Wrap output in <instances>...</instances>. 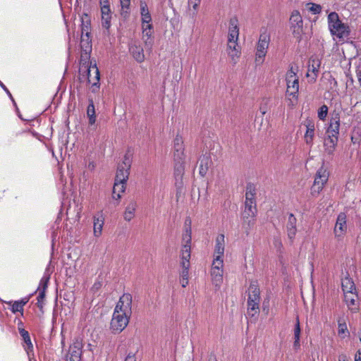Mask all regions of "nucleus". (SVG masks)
Here are the masks:
<instances>
[{"label": "nucleus", "mask_w": 361, "mask_h": 361, "mask_svg": "<svg viewBox=\"0 0 361 361\" xmlns=\"http://www.w3.org/2000/svg\"><path fill=\"white\" fill-rule=\"evenodd\" d=\"M132 296L129 293L123 294L116 305L111 321V329L113 333H121L129 323L132 313Z\"/></svg>", "instance_id": "nucleus-1"}, {"label": "nucleus", "mask_w": 361, "mask_h": 361, "mask_svg": "<svg viewBox=\"0 0 361 361\" xmlns=\"http://www.w3.org/2000/svg\"><path fill=\"white\" fill-rule=\"evenodd\" d=\"M183 240L185 244L182 247L180 253V266L182 267V271L180 273V283L182 287L185 288L188 284V270L190 259L191 235L188 231L183 235Z\"/></svg>", "instance_id": "nucleus-2"}, {"label": "nucleus", "mask_w": 361, "mask_h": 361, "mask_svg": "<svg viewBox=\"0 0 361 361\" xmlns=\"http://www.w3.org/2000/svg\"><path fill=\"white\" fill-rule=\"evenodd\" d=\"M328 25L331 35L339 42L348 39L350 32L349 26L340 20L337 13L331 12L328 15Z\"/></svg>", "instance_id": "nucleus-3"}, {"label": "nucleus", "mask_w": 361, "mask_h": 361, "mask_svg": "<svg viewBox=\"0 0 361 361\" xmlns=\"http://www.w3.org/2000/svg\"><path fill=\"white\" fill-rule=\"evenodd\" d=\"M286 97L289 101L288 105L294 106L298 102L299 81L295 71L291 67L286 73Z\"/></svg>", "instance_id": "nucleus-4"}, {"label": "nucleus", "mask_w": 361, "mask_h": 361, "mask_svg": "<svg viewBox=\"0 0 361 361\" xmlns=\"http://www.w3.org/2000/svg\"><path fill=\"white\" fill-rule=\"evenodd\" d=\"M270 34L267 30H261L259 39L256 44L255 63L261 65L264 63L270 44Z\"/></svg>", "instance_id": "nucleus-5"}, {"label": "nucleus", "mask_w": 361, "mask_h": 361, "mask_svg": "<svg viewBox=\"0 0 361 361\" xmlns=\"http://www.w3.org/2000/svg\"><path fill=\"white\" fill-rule=\"evenodd\" d=\"M259 302V288L255 283H251L249 288V294L247 299V314L249 316L254 317L255 314L258 313Z\"/></svg>", "instance_id": "nucleus-6"}, {"label": "nucleus", "mask_w": 361, "mask_h": 361, "mask_svg": "<svg viewBox=\"0 0 361 361\" xmlns=\"http://www.w3.org/2000/svg\"><path fill=\"white\" fill-rule=\"evenodd\" d=\"M329 177V173L324 167H321L317 170L311 188V195L312 196H317L321 192L327 183Z\"/></svg>", "instance_id": "nucleus-7"}, {"label": "nucleus", "mask_w": 361, "mask_h": 361, "mask_svg": "<svg viewBox=\"0 0 361 361\" xmlns=\"http://www.w3.org/2000/svg\"><path fill=\"white\" fill-rule=\"evenodd\" d=\"M210 274L213 285L216 288H220L223 283L224 259H213Z\"/></svg>", "instance_id": "nucleus-8"}, {"label": "nucleus", "mask_w": 361, "mask_h": 361, "mask_svg": "<svg viewBox=\"0 0 361 361\" xmlns=\"http://www.w3.org/2000/svg\"><path fill=\"white\" fill-rule=\"evenodd\" d=\"M130 166L131 159L128 155H126L123 163L118 166L115 180L126 183L128 178Z\"/></svg>", "instance_id": "nucleus-9"}, {"label": "nucleus", "mask_w": 361, "mask_h": 361, "mask_svg": "<svg viewBox=\"0 0 361 361\" xmlns=\"http://www.w3.org/2000/svg\"><path fill=\"white\" fill-rule=\"evenodd\" d=\"M256 211L257 209L255 200H245L243 221L244 224H247L248 228L252 226L255 224Z\"/></svg>", "instance_id": "nucleus-10"}, {"label": "nucleus", "mask_w": 361, "mask_h": 361, "mask_svg": "<svg viewBox=\"0 0 361 361\" xmlns=\"http://www.w3.org/2000/svg\"><path fill=\"white\" fill-rule=\"evenodd\" d=\"M348 229L347 216L345 213H340L336 219L334 226V233L335 237L338 240H341L345 235Z\"/></svg>", "instance_id": "nucleus-11"}, {"label": "nucleus", "mask_w": 361, "mask_h": 361, "mask_svg": "<svg viewBox=\"0 0 361 361\" xmlns=\"http://www.w3.org/2000/svg\"><path fill=\"white\" fill-rule=\"evenodd\" d=\"M290 27L295 35H300L302 32L303 22L298 11H293L290 18Z\"/></svg>", "instance_id": "nucleus-12"}, {"label": "nucleus", "mask_w": 361, "mask_h": 361, "mask_svg": "<svg viewBox=\"0 0 361 361\" xmlns=\"http://www.w3.org/2000/svg\"><path fill=\"white\" fill-rule=\"evenodd\" d=\"M321 66V61L317 56H312L308 61V68L306 76L314 81L318 75Z\"/></svg>", "instance_id": "nucleus-13"}, {"label": "nucleus", "mask_w": 361, "mask_h": 361, "mask_svg": "<svg viewBox=\"0 0 361 361\" xmlns=\"http://www.w3.org/2000/svg\"><path fill=\"white\" fill-rule=\"evenodd\" d=\"M85 68L88 82L92 84V86H97L100 78L99 71L97 65L95 63L92 65L91 63L89 66H85Z\"/></svg>", "instance_id": "nucleus-14"}, {"label": "nucleus", "mask_w": 361, "mask_h": 361, "mask_svg": "<svg viewBox=\"0 0 361 361\" xmlns=\"http://www.w3.org/2000/svg\"><path fill=\"white\" fill-rule=\"evenodd\" d=\"M225 252V235L222 233L219 234L215 239V245L214 250V258L224 259Z\"/></svg>", "instance_id": "nucleus-15"}, {"label": "nucleus", "mask_w": 361, "mask_h": 361, "mask_svg": "<svg viewBox=\"0 0 361 361\" xmlns=\"http://www.w3.org/2000/svg\"><path fill=\"white\" fill-rule=\"evenodd\" d=\"M340 129V115L338 113H334L331 115L328 128L326 130V135H334L338 137Z\"/></svg>", "instance_id": "nucleus-16"}, {"label": "nucleus", "mask_w": 361, "mask_h": 361, "mask_svg": "<svg viewBox=\"0 0 361 361\" xmlns=\"http://www.w3.org/2000/svg\"><path fill=\"white\" fill-rule=\"evenodd\" d=\"M226 51L233 64H235L240 56V48L238 42H228Z\"/></svg>", "instance_id": "nucleus-17"}, {"label": "nucleus", "mask_w": 361, "mask_h": 361, "mask_svg": "<svg viewBox=\"0 0 361 361\" xmlns=\"http://www.w3.org/2000/svg\"><path fill=\"white\" fill-rule=\"evenodd\" d=\"M239 37L238 20L236 18H232L229 20L228 42H238Z\"/></svg>", "instance_id": "nucleus-18"}, {"label": "nucleus", "mask_w": 361, "mask_h": 361, "mask_svg": "<svg viewBox=\"0 0 361 361\" xmlns=\"http://www.w3.org/2000/svg\"><path fill=\"white\" fill-rule=\"evenodd\" d=\"M174 160H184V147L183 137L177 135L174 139Z\"/></svg>", "instance_id": "nucleus-19"}, {"label": "nucleus", "mask_w": 361, "mask_h": 361, "mask_svg": "<svg viewBox=\"0 0 361 361\" xmlns=\"http://www.w3.org/2000/svg\"><path fill=\"white\" fill-rule=\"evenodd\" d=\"M104 223L103 214L102 212L97 213L93 217V233L95 237L98 238L102 235Z\"/></svg>", "instance_id": "nucleus-20"}, {"label": "nucleus", "mask_w": 361, "mask_h": 361, "mask_svg": "<svg viewBox=\"0 0 361 361\" xmlns=\"http://www.w3.org/2000/svg\"><path fill=\"white\" fill-rule=\"evenodd\" d=\"M305 126L306 127V132L304 136L305 142L307 145L312 147L314 144V123L312 121H307Z\"/></svg>", "instance_id": "nucleus-21"}, {"label": "nucleus", "mask_w": 361, "mask_h": 361, "mask_svg": "<svg viewBox=\"0 0 361 361\" xmlns=\"http://www.w3.org/2000/svg\"><path fill=\"white\" fill-rule=\"evenodd\" d=\"M338 137L334 135H326V137L324 140V152L327 154L332 155L335 151L336 147L338 143Z\"/></svg>", "instance_id": "nucleus-22"}, {"label": "nucleus", "mask_w": 361, "mask_h": 361, "mask_svg": "<svg viewBox=\"0 0 361 361\" xmlns=\"http://www.w3.org/2000/svg\"><path fill=\"white\" fill-rule=\"evenodd\" d=\"M80 46L83 52L81 56L88 58L92 51L91 36L81 35Z\"/></svg>", "instance_id": "nucleus-23"}, {"label": "nucleus", "mask_w": 361, "mask_h": 361, "mask_svg": "<svg viewBox=\"0 0 361 361\" xmlns=\"http://www.w3.org/2000/svg\"><path fill=\"white\" fill-rule=\"evenodd\" d=\"M297 219L293 214L288 216V223L286 225L287 235L288 238L293 241L295 238L297 228H296Z\"/></svg>", "instance_id": "nucleus-24"}, {"label": "nucleus", "mask_w": 361, "mask_h": 361, "mask_svg": "<svg viewBox=\"0 0 361 361\" xmlns=\"http://www.w3.org/2000/svg\"><path fill=\"white\" fill-rule=\"evenodd\" d=\"M142 39L145 43V46L151 48L152 45V35L153 33L152 24H147L142 25Z\"/></svg>", "instance_id": "nucleus-25"}, {"label": "nucleus", "mask_w": 361, "mask_h": 361, "mask_svg": "<svg viewBox=\"0 0 361 361\" xmlns=\"http://www.w3.org/2000/svg\"><path fill=\"white\" fill-rule=\"evenodd\" d=\"M129 51L135 60L138 63H141L145 60L143 49L140 47V45H137L135 43L132 44L130 45Z\"/></svg>", "instance_id": "nucleus-26"}, {"label": "nucleus", "mask_w": 361, "mask_h": 361, "mask_svg": "<svg viewBox=\"0 0 361 361\" xmlns=\"http://www.w3.org/2000/svg\"><path fill=\"white\" fill-rule=\"evenodd\" d=\"M212 164V159L209 155L204 154L200 158L199 173L201 176H204Z\"/></svg>", "instance_id": "nucleus-27"}, {"label": "nucleus", "mask_w": 361, "mask_h": 361, "mask_svg": "<svg viewBox=\"0 0 361 361\" xmlns=\"http://www.w3.org/2000/svg\"><path fill=\"white\" fill-rule=\"evenodd\" d=\"M102 25L104 28L109 30L111 25V10L103 6L101 9Z\"/></svg>", "instance_id": "nucleus-28"}, {"label": "nucleus", "mask_w": 361, "mask_h": 361, "mask_svg": "<svg viewBox=\"0 0 361 361\" xmlns=\"http://www.w3.org/2000/svg\"><path fill=\"white\" fill-rule=\"evenodd\" d=\"M137 207V205L135 200H132L129 202L123 213V219L126 221H130L134 218Z\"/></svg>", "instance_id": "nucleus-29"}, {"label": "nucleus", "mask_w": 361, "mask_h": 361, "mask_svg": "<svg viewBox=\"0 0 361 361\" xmlns=\"http://www.w3.org/2000/svg\"><path fill=\"white\" fill-rule=\"evenodd\" d=\"M81 35H91V19L88 14L83 13L81 16Z\"/></svg>", "instance_id": "nucleus-30"}, {"label": "nucleus", "mask_w": 361, "mask_h": 361, "mask_svg": "<svg viewBox=\"0 0 361 361\" xmlns=\"http://www.w3.org/2000/svg\"><path fill=\"white\" fill-rule=\"evenodd\" d=\"M49 281V275L44 274L43 277L41 279L39 287H38V291L39 294L37 296V300L38 302H39L41 300H42L45 297V290L47 288L48 282Z\"/></svg>", "instance_id": "nucleus-31"}, {"label": "nucleus", "mask_w": 361, "mask_h": 361, "mask_svg": "<svg viewBox=\"0 0 361 361\" xmlns=\"http://www.w3.org/2000/svg\"><path fill=\"white\" fill-rule=\"evenodd\" d=\"M19 334L23 338L24 343H25V350L29 354L30 351L33 350V345L32 343L30 334L25 329L18 327Z\"/></svg>", "instance_id": "nucleus-32"}, {"label": "nucleus", "mask_w": 361, "mask_h": 361, "mask_svg": "<svg viewBox=\"0 0 361 361\" xmlns=\"http://www.w3.org/2000/svg\"><path fill=\"white\" fill-rule=\"evenodd\" d=\"M125 182L116 181L113 187L112 197L116 200H119L121 197V194L124 192L126 186Z\"/></svg>", "instance_id": "nucleus-33"}, {"label": "nucleus", "mask_w": 361, "mask_h": 361, "mask_svg": "<svg viewBox=\"0 0 361 361\" xmlns=\"http://www.w3.org/2000/svg\"><path fill=\"white\" fill-rule=\"evenodd\" d=\"M357 295L354 293L350 295H345V301L348 305V309L353 313L357 312L359 310L358 306L356 304Z\"/></svg>", "instance_id": "nucleus-34"}, {"label": "nucleus", "mask_w": 361, "mask_h": 361, "mask_svg": "<svg viewBox=\"0 0 361 361\" xmlns=\"http://www.w3.org/2000/svg\"><path fill=\"white\" fill-rule=\"evenodd\" d=\"M342 289L346 294H353L355 291V286L353 280L349 277H345L342 280Z\"/></svg>", "instance_id": "nucleus-35"}, {"label": "nucleus", "mask_w": 361, "mask_h": 361, "mask_svg": "<svg viewBox=\"0 0 361 361\" xmlns=\"http://www.w3.org/2000/svg\"><path fill=\"white\" fill-rule=\"evenodd\" d=\"M121 4V15L123 18H128L129 16V9L130 5V0H119Z\"/></svg>", "instance_id": "nucleus-36"}, {"label": "nucleus", "mask_w": 361, "mask_h": 361, "mask_svg": "<svg viewBox=\"0 0 361 361\" xmlns=\"http://www.w3.org/2000/svg\"><path fill=\"white\" fill-rule=\"evenodd\" d=\"M175 161V166H174V175L176 178L180 177L181 178L183 172H184V160H174Z\"/></svg>", "instance_id": "nucleus-37"}, {"label": "nucleus", "mask_w": 361, "mask_h": 361, "mask_svg": "<svg viewBox=\"0 0 361 361\" xmlns=\"http://www.w3.org/2000/svg\"><path fill=\"white\" fill-rule=\"evenodd\" d=\"M27 302V300H21L20 301H15L11 306V311L13 313L21 312L23 314V307Z\"/></svg>", "instance_id": "nucleus-38"}, {"label": "nucleus", "mask_w": 361, "mask_h": 361, "mask_svg": "<svg viewBox=\"0 0 361 361\" xmlns=\"http://www.w3.org/2000/svg\"><path fill=\"white\" fill-rule=\"evenodd\" d=\"M338 334L342 338H345L349 336L350 333L348 330L345 322L341 323L340 321H338Z\"/></svg>", "instance_id": "nucleus-39"}, {"label": "nucleus", "mask_w": 361, "mask_h": 361, "mask_svg": "<svg viewBox=\"0 0 361 361\" xmlns=\"http://www.w3.org/2000/svg\"><path fill=\"white\" fill-rule=\"evenodd\" d=\"M328 107L326 105L324 104L322 105L319 109H318V112H317V115H318V118L321 120V121H325L326 116H327V114H328Z\"/></svg>", "instance_id": "nucleus-40"}, {"label": "nucleus", "mask_w": 361, "mask_h": 361, "mask_svg": "<svg viewBox=\"0 0 361 361\" xmlns=\"http://www.w3.org/2000/svg\"><path fill=\"white\" fill-rule=\"evenodd\" d=\"M307 8L313 14H318L322 11V6L319 4L310 3L307 4Z\"/></svg>", "instance_id": "nucleus-41"}, {"label": "nucleus", "mask_w": 361, "mask_h": 361, "mask_svg": "<svg viewBox=\"0 0 361 361\" xmlns=\"http://www.w3.org/2000/svg\"><path fill=\"white\" fill-rule=\"evenodd\" d=\"M80 350L79 349L73 350L67 359V361H80Z\"/></svg>", "instance_id": "nucleus-42"}, {"label": "nucleus", "mask_w": 361, "mask_h": 361, "mask_svg": "<svg viewBox=\"0 0 361 361\" xmlns=\"http://www.w3.org/2000/svg\"><path fill=\"white\" fill-rule=\"evenodd\" d=\"M300 326L298 317L296 318V323L294 328V340H300Z\"/></svg>", "instance_id": "nucleus-43"}, {"label": "nucleus", "mask_w": 361, "mask_h": 361, "mask_svg": "<svg viewBox=\"0 0 361 361\" xmlns=\"http://www.w3.org/2000/svg\"><path fill=\"white\" fill-rule=\"evenodd\" d=\"M141 22H142V25L152 24L151 14L148 13V14L141 15Z\"/></svg>", "instance_id": "nucleus-44"}, {"label": "nucleus", "mask_w": 361, "mask_h": 361, "mask_svg": "<svg viewBox=\"0 0 361 361\" xmlns=\"http://www.w3.org/2000/svg\"><path fill=\"white\" fill-rule=\"evenodd\" d=\"M87 117L88 116H96L95 115L94 105V103H93L92 100L90 101V104H89V105L87 106Z\"/></svg>", "instance_id": "nucleus-45"}, {"label": "nucleus", "mask_w": 361, "mask_h": 361, "mask_svg": "<svg viewBox=\"0 0 361 361\" xmlns=\"http://www.w3.org/2000/svg\"><path fill=\"white\" fill-rule=\"evenodd\" d=\"M355 73L357 80L361 85V61H359L356 64Z\"/></svg>", "instance_id": "nucleus-46"}, {"label": "nucleus", "mask_w": 361, "mask_h": 361, "mask_svg": "<svg viewBox=\"0 0 361 361\" xmlns=\"http://www.w3.org/2000/svg\"><path fill=\"white\" fill-rule=\"evenodd\" d=\"M149 13L148 6L145 1L140 2V15Z\"/></svg>", "instance_id": "nucleus-47"}, {"label": "nucleus", "mask_w": 361, "mask_h": 361, "mask_svg": "<svg viewBox=\"0 0 361 361\" xmlns=\"http://www.w3.org/2000/svg\"><path fill=\"white\" fill-rule=\"evenodd\" d=\"M200 2L201 0H188V6L192 7L195 11H196Z\"/></svg>", "instance_id": "nucleus-48"}, {"label": "nucleus", "mask_w": 361, "mask_h": 361, "mask_svg": "<svg viewBox=\"0 0 361 361\" xmlns=\"http://www.w3.org/2000/svg\"><path fill=\"white\" fill-rule=\"evenodd\" d=\"M245 200H254V193L252 192L251 186L247 188Z\"/></svg>", "instance_id": "nucleus-49"}, {"label": "nucleus", "mask_w": 361, "mask_h": 361, "mask_svg": "<svg viewBox=\"0 0 361 361\" xmlns=\"http://www.w3.org/2000/svg\"><path fill=\"white\" fill-rule=\"evenodd\" d=\"M0 86L2 87V89L6 92V94L8 95V97H10V99L12 100L13 103L14 105H16L11 92H9V90H8V88L4 85V84L0 80Z\"/></svg>", "instance_id": "nucleus-50"}, {"label": "nucleus", "mask_w": 361, "mask_h": 361, "mask_svg": "<svg viewBox=\"0 0 361 361\" xmlns=\"http://www.w3.org/2000/svg\"><path fill=\"white\" fill-rule=\"evenodd\" d=\"M99 6L102 9L103 6L106 7L107 8H110V4L109 0H99Z\"/></svg>", "instance_id": "nucleus-51"}, {"label": "nucleus", "mask_w": 361, "mask_h": 361, "mask_svg": "<svg viewBox=\"0 0 361 361\" xmlns=\"http://www.w3.org/2000/svg\"><path fill=\"white\" fill-rule=\"evenodd\" d=\"M125 361H136V357L134 354H128L126 357Z\"/></svg>", "instance_id": "nucleus-52"}, {"label": "nucleus", "mask_w": 361, "mask_h": 361, "mask_svg": "<svg viewBox=\"0 0 361 361\" xmlns=\"http://www.w3.org/2000/svg\"><path fill=\"white\" fill-rule=\"evenodd\" d=\"M338 361H350V360L346 355L341 354L338 356Z\"/></svg>", "instance_id": "nucleus-53"}, {"label": "nucleus", "mask_w": 361, "mask_h": 361, "mask_svg": "<svg viewBox=\"0 0 361 361\" xmlns=\"http://www.w3.org/2000/svg\"><path fill=\"white\" fill-rule=\"evenodd\" d=\"M89 124L94 125L96 122V116H88Z\"/></svg>", "instance_id": "nucleus-54"}, {"label": "nucleus", "mask_w": 361, "mask_h": 361, "mask_svg": "<svg viewBox=\"0 0 361 361\" xmlns=\"http://www.w3.org/2000/svg\"><path fill=\"white\" fill-rule=\"evenodd\" d=\"M300 340H294L293 343V348L295 350H298L300 348Z\"/></svg>", "instance_id": "nucleus-55"}, {"label": "nucleus", "mask_w": 361, "mask_h": 361, "mask_svg": "<svg viewBox=\"0 0 361 361\" xmlns=\"http://www.w3.org/2000/svg\"><path fill=\"white\" fill-rule=\"evenodd\" d=\"M259 111L262 115H264L267 111V108L262 105L259 108Z\"/></svg>", "instance_id": "nucleus-56"}, {"label": "nucleus", "mask_w": 361, "mask_h": 361, "mask_svg": "<svg viewBox=\"0 0 361 361\" xmlns=\"http://www.w3.org/2000/svg\"><path fill=\"white\" fill-rule=\"evenodd\" d=\"M355 361H361V353L360 351L355 355Z\"/></svg>", "instance_id": "nucleus-57"}, {"label": "nucleus", "mask_w": 361, "mask_h": 361, "mask_svg": "<svg viewBox=\"0 0 361 361\" xmlns=\"http://www.w3.org/2000/svg\"><path fill=\"white\" fill-rule=\"evenodd\" d=\"M88 169H90V170H93L94 169V163H90L88 164Z\"/></svg>", "instance_id": "nucleus-58"}, {"label": "nucleus", "mask_w": 361, "mask_h": 361, "mask_svg": "<svg viewBox=\"0 0 361 361\" xmlns=\"http://www.w3.org/2000/svg\"><path fill=\"white\" fill-rule=\"evenodd\" d=\"M82 68H83V66H82V67H80V71H82Z\"/></svg>", "instance_id": "nucleus-59"}, {"label": "nucleus", "mask_w": 361, "mask_h": 361, "mask_svg": "<svg viewBox=\"0 0 361 361\" xmlns=\"http://www.w3.org/2000/svg\"><path fill=\"white\" fill-rule=\"evenodd\" d=\"M360 341H361V338H360Z\"/></svg>", "instance_id": "nucleus-60"}]
</instances>
